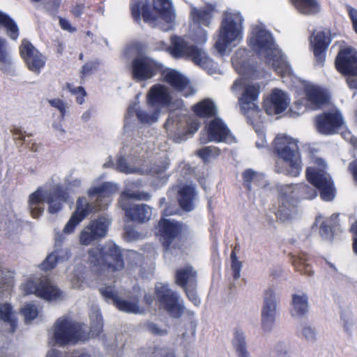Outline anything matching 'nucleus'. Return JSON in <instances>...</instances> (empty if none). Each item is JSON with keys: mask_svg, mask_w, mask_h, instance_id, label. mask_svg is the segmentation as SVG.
Wrapping results in <instances>:
<instances>
[{"mask_svg": "<svg viewBox=\"0 0 357 357\" xmlns=\"http://www.w3.org/2000/svg\"><path fill=\"white\" fill-rule=\"evenodd\" d=\"M21 314L24 317L26 322L31 321L38 314V308L33 303H26L21 310Z\"/></svg>", "mask_w": 357, "mask_h": 357, "instance_id": "nucleus-46", "label": "nucleus"}, {"mask_svg": "<svg viewBox=\"0 0 357 357\" xmlns=\"http://www.w3.org/2000/svg\"><path fill=\"white\" fill-rule=\"evenodd\" d=\"M277 73L281 77H290L293 70L286 56L275 43L274 38L269 32V63Z\"/></svg>", "mask_w": 357, "mask_h": 357, "instance_id": "nucleus-17", "label": "nucleus"}, {"mask_svg": "<svg viewBox=\"0 0 357 357\" xmlns=\"http://www.w3.org/2000/svg\"><path fill=\"white\" fill-rule=\"evenodd\" d=\"M164 76V80L168 83L174 90L182 93L185 97L194 94L195 91L190 85L189 79L175 70H170Z\"/></svg>", "mask_w": 357, "mask_h": 357, "instance_id": "nucleus-21", "label": "nucleus"}, {"mask_svg": "<svg viewBox=\"0 0 357 357\" xmlns=\"http://www.w3.org/2000/svg\"><path fill=\"white\" fill-rule=\"evenodd\" d=\"M146 100L148 104L153 107H167L172 104V97L168 88L161 84H155L149 89Z\"/></svg>", "mask_w": 357, "mask_h": 357, "instance_id": "nucleus-20", "label": "nucleus"}, {"mask_svg": "<svg viewBox=\"0 0 357 357\" xmlns=\"http://www.w3.org/2000/svg\"><path fill=\"white\" fill-rule=\"evenodd\" d=\"M192 111L199 118H211L217 114L214 102L208 99H204L192 107Z\"/></svg>", "mask_w": 357, "mask_h": 357, "instance_id": "nucleus-33", "label": "nucleus"}, {"mask_svg": "<svg viewBox=\"0 0 357 357\" xmlns=\"http://www.w3.org/2000/svg\"><path fill=\"white\" fill-rule=\"evenodd\" d=\"M20 288L24 295L33 294L50 301H56L63 297L62 291L46 277H31L21 284Z\"/></svg>", "mask_w": 357, "mask_h": 357, "instance_id": "nucleus-9", "label": "nucleus"}, {"mask_svg": "<svg viewBox=\"0 0 357 357\" xmlns=\"http://www.w3.org/2000/svg\"><path fill=\"white\" fill-rule=\"evenodd\" d=\"M337 225H321L319 234L321 237L326 240H332L334 237L333 226Z\"/></svg>", "mask_w": 357, "mask_h": 357, "instance_id": "nucleus-54", "label": "nucleus"}, {"mask_svg": "<svg viewBox=\"0 0 357 357\" xmlns=\"http://www.w3.org/2000/svg\"><path fill=\"white\" fill-rule=\"evenodd\" d=\"M180 123V116L178 115L169 116L166 120L164 128L169 134H171L174 128H178Z\"/></svg>", "mask_w": 357, "mask_h": 357, "instance_id": "nucleus-53", "label": "nucleus"}, {"mask_svg": "<svg viewBox=\"0 0 357 357\" xmlns=\"http://www.w3.org/2000/svg\"><path fill=\"white\" fill-rule=\"evenodd\" d=\"M162 71V64L147 56H136L130 63L132 78L138 82L150 79Z\"/></svg>", "mask_w": 357, "mask_h": 357, "instance_id": "nucleus-11", "label": "nucleus"}, {"mask_svg": "<svg viewBox=\"0 0 357 357\" xmlns=\"http://www.w3.org/2000/svg\"><path fill=\"white\" fill-rule=\"evenodd\" d=\"M177 208L172 204H168L161 213V218L158 223H179L174 220L167 219V217L177 213Z\"/></svg>", "mask_w": 357, "mask_h": 357, "instance_id": "nucleus-49", "label": "nucleus"}, {"mask_svg": "<svg viewBox=\"0 0 357 357\" xmlns=\"http://www.w3.org/2000/svg\"><path fill=\"white\" fill-rule=\"evenodd\" d=\"M130 13L132 17L135 22L139 23L141 16L145 22H153L156 21L157 17L154 15L148 3L137 1L130 5Z\"/></svg>", "mask_w": 357, "mask_h": 357, "instance_id": "nucleus-24", "label": "nucleus"}, {"mask_svg": "<svg viewBox=\"0 0 357 357\" xmlns=\"http://www.w3.org/2000/svg\"><path fill=\"white\" fill-rule=\"evenodd\" d=\"M68 198V193L60 187L54 188L47 195L44 194L41 188H38L29 197V208L31 215L33 218H38L44 212V203L49 204L48 211L51 214L58 213L62 207V204Z\"/></svg>", "mask_w": 357, "mask_h": 357, "instance_id": "nucleus-4", "label": "nucleus"}, {"mask_svg": "<svg viewBox=\"0 0 357 357\" xmlns=\"http://www.w3.org/2000/svg\"><path fill=\"white\" fill-rule=\"evenodd\" d=\"M308 312V298L306 294L292 295L291 299V314L302 317Z\"/></svg>", "mask_w": 357, "mask_h": 357, "instance_id": "nucleus-36", "label": "nucleus"}, {"mask_svg": "<svg viewBox=\"0 0 357 357\" xmlns=\"http://www.w3.org/2000/svg\"><path fill=\"white\" fill-rule=\"evenodd\" d=\"M116 169L126 174L130 172V169L128 165L127 160L123 156H120L117 158Z\"/></svg>", "mask_w": 357, "mask_h": 357, "instance_id": "nucleus-59", "label": "nucleus"}, {"mask_svg": "<svg viewBox=\"0 0 357 357\" xmlns=\"http://www.w3.org/2000/svg\"><path fill=\"white\" fill-rule=\"evenodd\" d=\"M233 344L236 351L246 349L244 333L241 330L235 331Z\"/></svg>", "mask_w": 357, "mask_h": 357, "instance_id": "nucleus-50", "label": "nucleus"}, {"mask_svg": "<svg viewBox=\"0 0 357 357\" xmlns=\"http://www.w3.org/2000/svg\"><path fill=\"white\" fill-rule=\"evenodd\" d=\"M335 67L338 73L347 77H357V50L346 47L339 50Z\"/></svg>", "mask_w": 357, "mask_h": 357, "instance_id": "nucleus-15", "label": "nucleus"}, {"mask_svg": "<svg viewBox=\"0 0 357 357\" xmlns=\"http://www.w3.org/2000/svg\"><path fill=\"white\" fill-rule=\"evenodd\" d=\"M58 262L59 261L56 259V254L52 252L46 257L45 260L41 264V268L46 271L52 269L56 266Z\"/></svg>", "mask_w": 357, "mask_h": 357, "instance_id": "nucleus-55", "label": "nucleus"}, {"mask_svg": "<svg viewBox=\"0 0 357 357\" xmlns=\"http://www.w3.org/2000/svg\"><path fill=\"white\" fill-rule=\"evenodd\" d=\"M19 52L29 70L38 74L45 67V57L28 39L24 38L22 40Z\"/></svg>", "mask_w": 357, "mask_h": 357, "instance_id": "nucleus-13", "label": "nucleus"}, {"mask_svg": "<svg viewBox=\"0 0 357 357\" xmlns=\"http://www.w3.org/2000/svg\"><path fill=\"white\" fill-rule=\"evenodd\" d=\"M153 357H176L174 352L160 349L153 353Z\"/></svg>", "mask_w": 357, "mask_h": 357, "instance_id": "nucleus-64", "label": "nucleus"}, {"mask_svg": "<svg viewBox=\"0 0 357 357\" xmlns=\"http://www.w3.org/2000/svg\"><path fill=\"white\" fill-rule=\"evenodd\" d=\"M349 231L352 236L353 252L357 255V225H351Z\"/></svg>", "mask_w": 357, "mask_h": 357, "instance_id": "nucleus-62", "label": "nucleus"}, {"mask_svg": "<svg viewBox=\"0 0 357 357\" xmlns=\"http://www.w3.org/2000/svg\"><path fill=\"white\" fill-rule=\"evenodd\" d=\"M89 260L108 273L120 271L124 267L121 249L111 241L91 248L89 250Z\"/></svg>", "mask_w": 357, "mask_h": 357, "instance_id": "nucleus-5", "label": "nucleus"}, {"mask_svg": "<svg viewBox=\"0 0 357 357\" xmlns=\"http://www.w3.org/2000/svg\"><path fill=\"white\" fill-rule=\"evenodd\" d=\"M56 254L58 261H64L68 260L70 257V252L68 249L56 248L54 252Z\"/></svg>", "mask_w": 357, "mask_h": 357, "instance_id": "nucleus-60", "label": "nucleus"}, {"mask_svg": "<svg viewBox=\"0 0 357 357\" xmlns=\"http://www.w3.org/2000/svg\"><path fill=\"white\" fill-rule=\"evenodd\" d=\"M156 231L163 245L167 249L172 241L179 234L180 228L178 225H158Z\"/></svg>", "mask_w": 357, "mask_h": 357, "instance_id": "nucleus-32", "label": "nucleus"}, {"mask_svg": "<svg viewBox=\"0 0 357 357\" xmlns=\"http://www.w3.org/2000/svg\"><path fill=\"white\" fill-rule=\"evenodd\" d=\"M338 218L339 214L333 213L328 219L323 220V217L321 215H317L315 218L314 223H337L339 221Z\"/></svg>", "mask_w": 357, "mask_h": 357, "instance_id": "nucleus-63", "label": "nucleus"}, {"mask_svg": "<svg viewBox=\"0 0 357 357\" xmlns=\"http://www.w3.org/2000/svg\"><path fill=\"white\" fill-rule=\"evenodd\" d=\"M8 56L7 42L4 38H0V62L2 63H7Z\"/></svg>", "mask_w": 357, "mask_h": 357, "instance_id": "nucleus-58", "label": "nucleus"}, {"mask_svg": "<svg viewBox=\"0 0 357 357\" xmlns=\"http://www.w3.org/2000/svg\"><path fill=\"white\" fill-rule=\"evenodd\" d=\"M295 8L302 14L314 15L320 12L317 0H291Z\"/></svg>", "mask_w": 357, "mask_h": 357, "instance_id": "nucleus-37", "label": "nucleus"}, {"mask_svg": "<svg viewBox=\"0 0 357 357\" xmlns=\"http://www.w3.org/2000/svg\"><path fill=\"white\" fill-rule=\"evenodd\" d=\"M48 102L52 107L57 109L59 111L61 118V119H63L67 112V104L63 100L59 98L48 100Z\"/></svg>", "mask_w": 357, "mask_h": 357, "instance_id": "nucleus-51", "label": "nucleus"}, {"mask_svg": "<svg viewBox=\"0 0 357 357\" xmlns=\"http://www.w3.org/2000/svg\"><path fill=\"white\" fill-rule=\"evenodd\" d=\"M273 153L282 162L275 165V172L290 177L300 176L303 167L298 141L285 135H278L273 142Z\"/></svg>", "mask_w": 357, "mask_h": 357, "instance_id": "nucleus-1", "label": "nucleus"}, {"mask_svg": "<svg viewBox=\"0 0 357 357\" xmlns=\"http://www.w3.org/2000/svg\"><path fill=\"white\" fill-rule=\"evenodd\" d=\"M107 225H89L84 227L80 234L81 244L88 245L92 241L106 236L107 232Z\"/></svg>", "mask_w": 357, "mask_h": 357, "instance_id": "nucleus-25", "label": "nucleus"}, {"mask_svg": "<svg viewBox=\"0 0 357 357\" xmlns=\"http://www.w3.org/2000/svg\"><path fill=\"white\" fill-rule=\"evenodd\" d=\"M278 301L279 298L275 294L269 289V322L274 321L278 314L277 307Z\"/></svg>", "mask_w": 357, "mask_h": 357, "instance_id": "nucleus-48", "label": "nucleus"}, {"mask_svg": "<svg viewBox=\"0 0 357 357\" xmlns=\"http://www.w3.org/2000/svg\"><path fill=\"white\" fill-rule=\"evenodd\" d=\"M136 104L129 106L127 112L128 116H131L135 114L139 121L144 124H152L158 121L160 114L159 109H155L152 114H149L136 108Z\"/></svg>", "mask_w": 357, "mask_h": 357, "instance_id": "nucleus-35", "label": "nucleus"}, {"mask_svg": "<svg viewBox=\"0 0 357 357\" xmlns=\"http://www.w3.org/2000/svg\"><path fill=\"white\" fill-rule=\"evenodd\" d=\"M0 24L6 31L8 36L13 40H16L20 35V30L16 22L7 14L0 10Z\"/></svg>", "mask_w": 357, "mask_h": 357, "instance_id": "nucleus-39", "label": "nucleus"}, {"mask_svg": "<svg viewBox=\"0 0 357 357\" xmlns=\"http://www.w3.org/2000/svg\"><path fill=\"white\" fill-rule=\"evenodd\" d=\"M13 273L0 266V289L8 291L13 286Z\"/></svg>", "mask_w": 357, "mask_h": 357, "instance_id": "nucleus-44", "label": "nucleus"}, {"mask_svg": "<svg viewBox=\"0 0 357 357\" xmlns=\"http://www.w3.org/2000/svg\"><path fill=\"white\" fill-rule=\"evenodd\" d=\"M343 123V117L339 111L324 112L314 118L317 130L325 135L337 133Z\"/></svg>", "mask_w": 357, "mask_h": 357, "instance_id": "nucleus-14", "label": "nucleus"}, {"mask_svg": "<svg viewBox=\"0 0 357 357\" xmlns=\"http://www.w3.org/2000/svg\"><path fill=\"white\" fill-rule=\"evenodd\" d=\"M307 181L319 190L321 199L331 201L335 195V188L330 174L323 169L307 167L305 170Z\"/></svg>", "mask_w": 357, "mask_h": 357, "instance_id": "nucleus-12", "label": "nucleus"}, {"mask_svg": "<svg viewBox=\"0 0 357 357\" xmlns=\"http://www.w3.org/2000/svg\"><path fill=\"white\" fill-rule=\"evenodd\" d=\"M231 267L233 272V278L238 280L241 277V271L242 268V262L240 261H231Z\"/></svg>", "mask_w": 357, "mask_h": 357, "instance_id": "nucleus-61", "label": "nucleus"}, {"mask_svg": "<svg viewBox=\"0 0 357 357\" xmlns=\"http://www.w3.org/2000/svg\"><path fill=\"white\" fill-rule=\"evenodd\" d=\"M230 135V130L220 119H214L208 123V136L210 141L226 142Z\"/></svg>", "mask_w": 357, "mask_h": 357, "instance_id": "nucleus-23", "label": "nucleus"}, {"mask_svg": "<svg viewBox=\"0 0 357 357\" xmlns=\"http://www.w3.org/2000/svg\"><path fill=\"white\" fill-rule=\"evenodd\" d=\"M261 87L259 84H247L245 86L238 102L244 114L250 110L259 112V107L255 102L258 100Z\"/></svg>", "mask_w": 357, "mask_h": 357, "instance_id": "nucleus-22", "label": "nucleus"}, {"mask_svg": "<svg viewBox=\"0 0 357 357\" xmlns=\"http://www.w3.org/2000/svg\"><path fill=\"white\" fill-rule=\"evenodd\" d=\"M292 265L296 271L302 275L311 276L314 273L312 265L308 262L309 259L307 255L303 254L297 257H292Z\"/></svg>", "mask_w": 357, "mask_h": 357, "instance_id": "nucleus-38", "label": "nucleus"}, {"mask_svg": "<svg viewBox=\"0 0 357 357\" xmlns=\"http://www.w3.org/2000/svg\"><path fill=\"white\" fill-rule=\"evenodd\" d=\"M100 292L105 299L112 300L115 306L121 311L133 314H142L144 312L137 301H126L119 297L112 286L100 288Z\"/></svg>", "mask_w": 357, "mask_h": 357, "instance_id": "nucleus-19", "label": "nucleus"}, {"mask_svg": "<svg viewBox=\"0 0 357 357\" xmlns=\"http://www.w3.org/2000/svg\"><path fill=\"white\" fill-rule=\"evenodd\" d=\"M307 100L314 107L319 108L328 102L327 94L321 89L312 86L305 91Z\"/></svg>", "mask_w": 357, "mask_h": 357, "instance_id": "nucleus-34", "label": "nucleus"}, {"mask_svg": "<svg viewBox=\"0 0 357 357\" xmlns=\"http://www.w3.org/2000/svg\"><path fill=\"white\" fill-rule=\"evenodd\" d=\"M86 328L84 325L75 322L68 317H60L54 324L55 342L62 346L75 344L79 340L84 341L88 337Z\"/></svg>", "mask_w": 357, "mask_h": 357, "instance_id": "nucleus-6", "label": "nucleus"}, {"mask_svg": "<svg viewBox=\"0 0 357 357\" xmlns=\"http://www.w3.org/2000/svg\"><path fill=\"white\" fill-rule=\"evenodd\" d=\"M113 192V186L111 183L105 182L99 186L91 188L89 195L92 197H97V201L103 198L109 197Z\"/></svg>", "mask_w": 357, "mask_h": 357, "instance_id": "nucleus-40", "label": "nucleus"}, {"mask_svg": "<svg viewBox=\"0 0 357 357\" xmlns=\"http://www.w3.org/2000/svg\"><path fill=\"white\" fill-rule=\"evenodd\" d=\"M155 293L159 307L174 318L180 317L184 312V306L179 302L178 296L169 288L168 284L158 282Z\"/></svg>", "mask_w": 357, "mask_h": 357, "instance_id": "nucleus-10", "label": "nucleus"}, {"mask_svg": "<svg viewBox=\"0 0 357 357\" xmlns=\"http://www.w3.org/2000/svg\"><path fill=\"white\" fill-rule=\"evenodd\" d=\"M150 198L151 195L146 192L124 190L121 194L119 205L127 220L132 223H146L152 217L153 208L146 204H134L130 199L148 201Z\"/></svg>", "mask_w": 357, "mask_h": 357, "instance_id": "nucleus-3", "label": "nucleus"}, {"mask_svg": "<svg viewBox=\"0 0 357 357\" xmlns=\"http://www.w3.org/2000/svg\"><path fill=\"white\" fill-rule=\"evenodd\" d=\"M0 319L10 324L11 333L15 331L17 324L10 304L5 303L0 305Z\"/></svg>", "mask_w": 357, "mask_h": 357, "instance_id": "nucleus-41", "label": "nucleus"}, {"mask_svg": "<svg viewBox=\"0 0 357 357\" xmlns=\"http://www.w3.org/2000/svg\"><path fill=\"white\" fill-rule=\"evenodd\" d=\"M196 196L195 187L184 185L179 188L177 193V201L181 208L184 211H191L195 207L194 200Z\"/></svg>", "mask_w": 357, "mask_h": 357, "instance_id": "nucleus-26", "label": "nucleus"}, {"mask_svg": "<svg viewBox=\"0 0 357 357\" xmlns=\"http://www.w3.org/2000/svg\"><path fill=\"white\" fill-rule=\"evenodd\" d=\"M215 7L210 3L204 7L192 8L190 10V17L195 24L208 26L211 24Z\"/></svg>", "mask_w": 357, "mask_h": 357, "instance_id": "nucleus-27", "label": "nucleus"}, {"mask_svg": "<svg viewBox=\"0 0 357 357\" xmlns=\"http://www.w3.org/2000/svg\"><path fill=\"white\" fill-rule=\"evenodd\" d=\"M243 185L248 192H251L252 184L257 188H265V175L248 169L242 173Z\"/></svg>", "mask_w": 357, "mask_h": 357, "instance_id": "nucleus-30", "label": "nucleus"}, {"mask_svg": "<svg viewBox=\"0 0 357 357\" xmlns=\"http://www.w3.org/2000/svg\"><path fill=\"white\" fill-rule=\"evenodd\" d=\"M248 45L259 56L268 59V31L264 26L256 24L252 27Z\"/></svg>", "mask_w": 357, "mask_h": 357, "instance_id": "nucleus-18", "label": "nucleus"}, {"mask_svg": "<svg viewBox=\"0 0 357 357\" xmlns=\"http://www.w3.org/2000/svg\"><path fill=\"white\" fill-rule=\"evenodd\" d=\"M66 87L72 95L75 96L77 104L82 105L84 102L87 93L83 86L75 87L72 84L66 83Z\"/></svg>", "mask_w": 357, "mask_h": 357, "instance_id": "nucleus-45", "label": "nucleus"}, {"mask_svg": "<svg viewBox=\"0 0 357 357\" xmlns=\"http://www.w3.org/2000/svg\"><path fill=\"white\" fill-rule=\"evenodd\" d=\"M241 19L236 14H227L221 21L214 47L221 55H225L229 46L241 34Z\"/></svg>", "mask_w": 357, "mask_h": 357, "instance_id": "nucleus-7", "label": "nucleus"}, {"mask_svg": "<svg viewBox=\"0 0 357 357\" xmlns=\"http://www.w3.org/2000/svg\"><path fill=\"white\" fill-rule=\"evenodd\" d=\"M146 234L141 231L137 225H126L124 227L123 237L126 241H137L143 238Z\"/></svg>", "mask_w": 357, "mask_h": 357, "instance_id": "nucleus-42", "label": "nucleus"}, {"mask_svg": "<svg viewBox=\"0 0 357 357\" xmlns=\"http://www.w3.org/2000/svg\"><path fill=\"white\" fill-rule=\"evenodd\" d=\"M97 210L96 206L87 202L85 197H79L75 211L67 223H80L86 216Z\"/></svg>", "mask_w": 357, "mask_h": 357, "instance_id": "nucleus-28", "label": "nucleus"}, {"mask_svg": "<svg viewBox=\"0 0 357 357\" xmlns=\"http://www.w3.org/2000/svg\"><path fill=\"white\" fill-rule=\"evenodd\" d=\"M261 73L262 72L258 66H249L245 70V74L252 79H259L262 77Z\"/></svg>", "mask_w": 357, "mask_h": 357, "instance_id": "nucleus-56", "label": "nucleus"}, {"mask_svg": "<svg viewBox=\"0 0 357 357\" xmlns=\"http://www.w3.org/2000/svg\"><path fill=\"white\" fill-rule=\"evenodd\" d=\"M90 317L93 321V326L91 327V330L92 333L91 336L98 335L102 327V317L98 312L93 313L90 315Z\"/></svg>", "mask_w": 357, "mask_h": 357, "instance_id": "nucleus-52", "label": "nucleus"}, {"mask_svg": "<svg viewBox=\"0 0 357 357\" xmlns=\"http://www.w3.org/2000/svg\"><path fill=\"white\" fill-rule=\"evenodd\" d=\"M279 191L282 195L281 204L275 215L282 222L290 220L296 211L294 205L290 203L289 199H312L317 195L314 188L304 183L282 185L280 186Z\"/></svg>", "mask_w": 357, "mask_h": 357, "instance_id": "nucleus-2", "label": "nucleus"}, {"mask_svg": "<svg viewBox=\"0 0 357 357\" xmlns=\"http://www.w3.org/2000/svg\"><path fill=\"white\" fill-rule=\"evenodd\" d=\"M269 102L271 105L269 109H273L275 114H280L284 112L289 103L285 93L278 89L272 90L269 95Z\"/></svg>", "mask_w": 357, "mask_h": 357, "instance_id": "nucleus-31", "label": "nucleus"}, {"mask_svg": "<svg viewBox=\"0 0 357 357\" xmlns=\"http://www.w3.org/2000/svg\"><path fill=\"white\" fill-rule=\"evenodd\" d=\"M153 9L167 23L174 22L175 13L171 0H153Z\"/></svg>", "mask_w": 357, "mask_h": 357, "instance_id": "nucleus-29", "label": "nucleus"}, {"mask_svg": "<svg viewBox=\"0 0 357 357\" xmlns=\"http://www.w3.org/2000/svg\"><path fill=\"white\" fill-rule=\"evenodd\" d=\"M220 153V149L215 146H205L196 151L197 155L202 158L204 162L208 161L211 156H218Z\"/></svg>", "mask_w": 357, "mask_h": 357, "instance_id": "nucleus-47", "label": "nucleus"}, {"mask_svg": "<svg viewBox=\"0 0 357 357\" xmlns=\"http://www.w3.org/2000/svg\"><path fill=\"white\" fill-rule=\"evenodd\" d=\"M348 16L351 22L352 28L357 34V10L349 5L346 6Z\"/></svg>", "mask_w": 357, "mask_h": 357, "instance_id": "nucleus-57", "label": "nucleus"}, {"mask_svg": "<svg viewBox=\"0 0 357 357\" xmlns=\"http://www.w3.org/2000/svg\"><path fill=\"white\" fill-rule=\"evenodd\" d=\"M167 51L176 59H190L194 63L204 67L208 64V58L206 54L196 45H190L181 36L173 35L170 37V45Z\"/></svg>", "mask_w": 357, "mask_h": 357, "instance_id": "nucleus-8", "label": "nucleus"}, {"mask_svg": "<svg viewBox=\"0 0 357 357\" xmlns=\"http://www.w3.org/2000/svg\"><path fill=\"white\" fill-rule=\"evenodd\" d=\"M196 276V272L191 266L181 268L176 272V282L184 287L187 282L192 281Z\"/></svg>", "mask_w": 357, "mask_h": 357, "instance_id": "nucleus-43", "label": "nucleus"}, {"mask_svg": "<svg viewBox=\"0 0 357 357\" xmlns=\"http://www.w3.org/2000/svg\"><path fill=\"white\" fill-rule=\"evenodd\" d=\"M331 40V33L328 29L319 31L316 33H313L310 36V47L313 52L316 66H324L326 58V52Z\"/></svg>", "mask_w": 357, "mask_h": 357, "instance_id": "nucleus-16", "label": "nucleus"}]
</instances>
